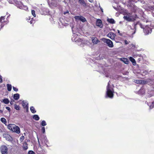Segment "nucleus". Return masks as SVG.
<instances>
[{
    "label": "nucleus",
    "mask_w": 154,
    "mask_h": 154,
    "mask_svg": "<svg viewBox=\"0 0 154 154\" xmlns=\"http://www.w3.org/2000/svg\"><path fill=\"white\" fill-rule=\"evenodd\" d=\"M150 108L151 109H152L153 107H152V106H150Z\"/></svg>",
    "instance_id": "obj_52"
},
{
    "label": "nucleus",
    "mask_w": 154,
    "mask_h": 154,
    "mask_svg": "<svg viewBox=\"0 0 154 154\" xmlns=\"http://www.w3.org/2000/svg\"><path fill=\"white\" fill-rule=\"evenodd\" d=\"M25 8H26L25 9V10H27L28 9V8L27 7H26Z\"/></svg>",
    "instance_id": "obj_47"
},
{
    "label": "nucleus",
    "mask_w": 154,
    "mask_h": 154,
    "mask_svg": "<svg viewBox=\"0 0 154 154\" xmlns=\"http://www.w3.org/2000/svg\"><path fill=\"white\" fill-rule=\"evenodd\" d=\"M27 20L28 21V20L29 21V20H30V18L29 17L27 19Z\"/></svg>",
    "instance_id": "obj_46"
},
{
    "label": "nucleus",
    "mask_w": 154,
    "mask_h": 154,
    "mask_svg": "<svg viewBox=\"0 0 154 154\" xmlns=\"http://www.w3.org/2000/svg\"><path fill=\"white\" fill-rule=\"evenodd\" d=\"M121 60L126 64H128L129 62L128 59L125 58H121Z\"/></svg>",
    "instance_id": "obj_16"
},
{
    "label": "nucleus",
    "mask_w": 154,
    "mask_h": 154,
    "mask_svg": "<svg viewBox=\"0 0 154 154\" xmlns=\"http://www.w3.org/2000/svg\"><path fill=\"white\" fill-rule=\"evenodd\" d=\"M22 106L25 109H26L27 110H28V103L26 101H23L22 102Z\"/></svg>",
    "instance_id": "obj_14"
},
{
    "label": "nucleus",
    "mask_w": 154,
    "mask_h": 154,
    "mask_svg": "<svg viewBox=\"0 0 154 154\" xmlns=\"http://www.w3.org/2000/svg\"><path fill=\"white\" fill-rule=\"evenodd\" d=\"M96 24L97 26L102 28L103 27V25L102 24V22L101 20L97 19L96 21Z\"/></svg>",
    "instance_id": "obj_11"
},
{
    "label": "nucleus",
    "mask_w": 154,
    "mask_h": 154,
    "mask_svg": "<svg viewBox=\"0 0 154 154\" xmlns=\"http://www.w3.org/2000/svg\"><path fill=\"white\" fill-rule=\"evenodd\" d=\"M143 31L145 34L147 35L151 33L152 32V29L149 27L146 26L144 29Z\"/></svg>",
    "instance_id": "obj_9"
},
{
    "label": "nucleus",
    "mask_w": 154,
    "mask_h": 154,
    "mask_svg": "<svg viewBox=\"0 0 154 154\" xmlns=\"http://www.w3.org/2000/svg\"><path fill=\"white\" fill-rule=\"evenodd\" d=\"M88 0L91 2H93V0Z\"/></svg>",
    "instance_id": "obj_45"
},
{
    "label": "nucleus",
    "mask_w": 154,
    "mask_h": 154,
    "mask_svg": "<svg viewBox=\"0 0 154 154\" xmlns=\"http://www.w3.org/2000/svg\"><path fill=\"white\" fill-rule=\"evenodd\" d=\"M19 97L20 95L19 94H14V98L15 100H17L19 99Z\"/></svg>",
    "instance_id": "obj_19"
},
{
    "label": "nucleus",
    "mask_w": 154,
    "mask_h": 154,
    "mask_svg": "<svg viewBox=\"0 0 154 154\" xmlns=\"http://www.w3.org/2000/svg\"><path fill=\"white\" fill-rule=\"evenodd\" d=\"M43 133H44L45 132V127H43L41 129Z\"/></svg>",
    "instance_id": "obj_34"
},
{
    "label": "nucleus",
    "mask_w": 154,
    "mask_h": 154,
    "mask_svg": "<svg viewBox=\"0 0 154 154\" xmlns=\"http://www.w3.org/2000/svg\"><path fill=\"white\" fill-rule=\"evenodd\" d=\"M140 27L142 28H143V26L142 24L141 23H140Z\"/></svg>",
    "instance_id": "obj_40"
},
{
    "label": "nucleus",
    "mask_w": 154,
    "mask_h": 154,
    "mask_svg": "<svg viewBox=\"0 0 154 154\" xmlns=\"http://www.w3.org/2000/svg\"><path fill=\"white\" fill-rule=\"evenodd\" d=\"M150 108L151 109H152L153 107H152V106H150Z\"/></svg>",
    "instance_id": "obj_51"
},
{
    "label": "nucleus",
    "mask_w": 154,
    "mask_h": 154,
    "mask_svg": "<svg viewBox=\"0 0 154 154\" xmlns=\"http://www.w3.org/2000/svg\"><path fill=\"white\" fill-rule=\"evenodd\" d=\"M33 118L36 121H38L39 119V117L37 115H34L33 117Z\"/></svg>",
    "instance_id": "obj_22"
},
{
    "label": "nucleus",
    "mask_w": 154,
    "mask_h": 154,
    "mask_svg": "<svg viewBox=\"0 0 154 154\" xmlns=\"http://www.w3.org/2000/svg\"><path fill=\"white\" fill-rule=\"evenodd\" d=\"M124 42H125V45H127L129 43L128 41H127L126 40H125Z\"/></svg>",
    "instance_id": "obj_39"
},
{
    "label": "nucleus",
    "mask_w": 154,
    "mask_h": 154,
    "mask_svg": "<svg viewBox=\"0 0 154 154\" xmlns=\"http://www.w3.org/2000/svg\"><path fill=\"white\" fill-rule=\"evenodd\" d=\"M135 33V32H134L133 33V34H134Z\"/></svg>",
    "instance_id": "obj_54"
},
{
    "label": "nucleus",
    "mask_w": 154,
    "mask_h": 154,
    "mask_svg": "<svg viewBox=\"0 0 154 154\" xmlns=\"http://www.w3.org/2000/svg\"><path fill=\"white\" fill-rule=\"evenodd\" d=\"M78 3L84 7L86 6V3L84 0H79Z\"/></svg>",
    "instance_id": "obj_15"
},
{
    "label": "nucleus",
    "mask_w": 154,
    "mask_h": 154,
    "mask_svg": "<svg viewBox=\"0 0 154 154\" xmlns=\"http://www.w3.org/2000/svg\"><path fill=\"white\" fill-rule=\"evenodd\" d=\"M135 83L137 84H142L144 83L143 81H142L141 80H136L135 81Z\"/></svg>",
    "instance_id": "obj_27"
},
{
    "label": "nucleus",
    "mask_w": 154,
    "mask_h": 154,
    "mask_svg": "<svg viewBox=\"0 0 154 154\" xmlns=\"http://www.w3.org/2000/svg\"><path fill=\"white\" fill-rule=\"evenodd\" d=\"M3 102L7 104L9 103V101L8 99L6 98L3 100Z\"/></svg>",
    "instance_id": "obj_25"
},
{
    "label": "nucleus",
    "mask_w": 154,
    "mask_h": 154,
    "mask_svg": "<svg viewBox=\"0 0 154 154\" xmlns=\"http://www.w3.org/2000/svg\"><path fill=\"white\" fill-rule=\"evenodd\" d=\"M69 12L68 11H66V12H64L63 13V14H66V13H68Z\"/></svg>",
    "instance_id": "obj_44"
},
{
    "label": "nucleus",
    "mask_w": 154,
    "mask_h": 154,
    "mask_svg": "<svg viewBox=\"0 0 154 154\" xmlns=\"http://www.w3.org/2000/svg\"><path fill=\"white\" fill-rule=\"evenodd\" d=\"M30 109L32 112L33 113H34L36 112V111L35 110L33 106H31L30 108Z\"/></svg>",
    "instance_id": "obj_24"
},
{
    "label": "nucleus",
    "mask_w": 154,
    "mask_h": 154,
    "mask_svg": "<svg viewBox=\"0 0 154 154\" xmlns=\"http://www.w3.org/2000/svg\"><path fill=\"white\" fill-rule=\"evenodd\" d=\"M5 19V16H2L0 18V22H2V21L3 20H4Z\"/></svg>",
    "instance_id": "obj_32"
},
{
    "label": "nucleus",
    "mask_w": 154,
    "mask_h": 154,
    "mask_svg": "<svg viewBox=\"0 0 154 154\" xmlns=\"http://www.w3.org/2000/svg\"><path fill=\"white\" fill-rule=\"evenodd\" d=\"M109 82H108L106 87L107 91L106 97V98L108 97L110 98H112L113 97V92L114 91L113 89L110 86Z\"/></svg>",
    "instance_id": "obj_1"
},
{
    "label": "nucleus",
    "mask_w": 154,
    "mask_h": 154,
    "mask_svg": "<svg viewBox=\"0 0 154 154\" xmlns=\"http://www.w3.org/2000/svg\"><path fill=\"white\" fill-rule=\"evenodd\" d=\"M7 90L8 91H10L11 90L12 86L11 85L9 84H7Z\"/></svg>",
    "instance_id": "obj_21"
},
{
    "label": "nucleus",
    "mask_w": 154,
    "mask_h": 154,
    "mask_svg": "<svg viewBox=\"0 0 154 154\" xmlns=\"http://www.w3.org/2000/svg\"><path fill=\"white\" fill-rule=\"evenodd\" d=\"M101 40L104 43L106 44V45L109 48H112L114 46L113 42L110 39L105 38H102Z\"/></svg>",
    "instance_id": "obj_4"
},
{
    "label": "nucleus",
    "mask_w": 154,
    "mask_h": 154,
    "mask_svg": "<svg viewBox=\"0 0 154 154\" xmlns=\"http://www.w3.org/2000/svg\"><path fill=\"white\" fill-rule=\"evenodd\" d=\"M14 108L17 110H19L20 109V107L19 106L17 105V104H15L14 105Z\"/></svg>",
    "instance_id": "obj_28"
},
{
    "label": "nucleus",
    "mask_w": 154,
    "mask_h": 154,
    "mask_svg": "<svg viewBox=\"0 0 154 154\" xmlns=\"http://www.w3.org/2000/svg\"><path fill=\"white\" fill-rule=\"evenodd\" d=\"M23 148L24 150H26L28 149L27 144L26 142H24L23 144Z\"/></svg>",
    "instance_id": "obj_20"
},
{
    "label": "nucleus",
    "mask_w": 154,
    "mask_h": 154,
    "mask_svg": "<svg viewBox=\"0 0 154 154\" xmlns=\"http://www.w3.org/2000/svg\"><path fill=\"white\" fill-rule=\"evenodd\" d=\"M1 152L2 154H8V148L5 146L3 145L0 147Z\"/></svg>",
    "instance_id": "obj_6"
},
{
    "label": "nucleus",
    "mask_w": 154,
    "mask_h": 154,
    "mask_svg": "<svg viewBox=\"0 0 154 154\" xmlns=\"http://www.w3.org/2000/svg\"><path fill=\"white\" fill-rule=\"evenodd\" d=\"M107 36L112 40H115L116 35L112 32H109L107 35Z\"/></svg>",
    "instance_id": "obj_10"
},
{
    "label": "nucleus",
    "mask_w": 154,
    "mask_h": 154,
    "mask_svg": "<svg viewBox=\"0 0 154 154\" xmlns=\"http://www.w3.org/2000/svg\"><path fill=\"white\" fill-rule=\"evenodd\" d=\"M46 122L44 120H43L41 123V125L42 126H45L46 125Z\"/></svg>",
    "instance_id": "obj_30"
},
{
    "label": "nucleus",
    "mask_w": 154,
    "mask_h": 154,
    "mask_svg": "<svg viewBox=\"0 0 154 154\" xmlns=\"http://www.w3.org/2000/svg\"><path fill=\"white\" fill-rule=\"evenodd\" d=\"M91 39L92 43L94 45L97 44L98 43L100 42L96 37H92L91 38Z\"/></svg>",
    "instance_id": "obj_12"
},
{
    "label": "nucleus",
    "mask_w": 154,
    "mask_h": 154,
    "mask_svg": "<svg viewBox=\"0 0 154 154\" xmlns=\"http://www.w3.org/2000/svg\"><path fill=\"white\" fill-rule=\"evenodd\" d=\"M3 111L2 110H0V113H2Z\"/></svg>",
    "instance_id": "obj_49"
},
{
    "label": "nucleus",
    "mask_w": 154,
    "mask_h": 154,
    "mask_svg": "<svg viewBox=\"0 0 154 154\" xmlns=\"http://www.w3.org/2000/svg\"><path fill=\"white\" fill-rule=\"evenodd\" d=\"M14 101V100H13L12 101H11L10 102V103L11 105H13V102Z\"/></svg>",
    "instance_id": "obj_42"
},
{
    "label": "nucleus",
    "mask_w": 154,
    "mask_h": 154,
    "mask_svg": "<svg viewBox=\"0 0 154 154\" xmlns=\"http://www.w3.org/2000/svg\"><path fill=\"white\" fill-rule=\"evenodd\" d=\"M13 89L14 91H17L18 90V89L17 88L13 86Z\"/></svg>",
    "instance_id": "obj_35"
},
{
    "label": "nucleus",
    "mask_w": 154,
    "mask_h": 154,
    "mask_svg": "<svg viewBox=\"0 0 154 154\" xmlns=\"http://www.w3.org/2000/svg\"><path fill=\"white\" fill-rule=\"evenodd\" d=\"M8 128L10 130L17 134H19L20 133L19 127L14 124H9L8 125Z\"/></svg>",
    "instance_id": "obj_2"
},
{
    "label": "nucleus",
    "mask_w": 154,
    "mask_h": 154,
    "mask_svg": "<svg viewBox=\"0 0 154 154\" xmlns=\"http://www.w3.org/2000/svg\"><path fill=\"white\" fill-rule=\"evenodd\" d=\"M6 108L7 109L9 112H10L11 111V109L9 107H6Z\"/></svg>",
    "instance_id": "obj_37"
},
{
    "label": "nucleus",
    "mask_w": 154,
    "mask_h": 154,
    "mask_svg": "<svg viewBox=\"0 0 154 154\" xmlns=\"http://www.w3.org/2000/svg\"><path fill=\"white\" fill-rule=\"evenodd\" d=\"M117 31H118V33L119 34V35H122V34H121V33H120V31L119 30H118Z\"/></svg>",
    "instance_id": "obj_43"
},
{
    "label": "nucleus",
    "mask_w": 154,
    "mask_h": 154,
    "mask_svg": "<svg viewBox=\"0 0 154 154\" xmlns=\"http://www.w3.org/2000/svg\"><path fill=\"white\" fill-rule=\"evenodd\" d=\"M28 22H29L31 24H33L35 23V21L33 20L32 18L31 19V20L29 21H28Z\"/></svg>",
    "instance_id": "obj_29"
},
{
    "label": "nucleus",
    "mask_w": 154,
    "mask_h": 154,
    "mask_svg": "<svg viewBox=\"0 0 154 154\" xmlns=\"http://www.w3.org/2000/svg\"><path fill=\"white\" fill-rule=\"evenodd\" d=\"M51 4L54 6H56L57 5V2L56 0H52L51 2Z\"/></svg>",
    "instance_id": "obj_23"
},
{
    "label": "nucleus",
    "mask_w": 154,
    "mask_h": 154,
    "mask_svg": "<svg viewBox=\"0 0 154 154\" xmlns=\"http://www.w3.org/2000/svg\"><path fill=\"white\" fill-rule=\"evenodd\" d=\"M24 139V137L23 136H22L20 138V140H23Z\"/></svg>",
    "instance_id": "obj_36"
},
{
    "label": "nucleus",
    "mask_w": 154,
    "mask_h": 154,
    "mask_svg": "<svg viewBox=\"0 0 154 154\" xmlns=\"http://www.w3.org/2000/svg\"><path fill=\"white\" fill-rule=\"evenodd\" d=\"M1 121L4 124H5L7 123V121L6 119L4 118H1Z\"/></svg>",
    "instance_id": "obj_26"
},
{
    "label": "nucleus",
    "mask_w": 154,
    "mask_h": 154,
    "mask_svg": "<svg viewBox=\"0 0 154 154\" xmlns=\"http://www.w3.org/2000/svg\"><path fill=\"white\" fill-rule=\"evenodd\" d=\"M48 141L47 137L46 136H44L43 138L42 139V142L44 146L46 145L48 146L47 143L48 142Z\"/></svg>",
    "instance_id": "obj_13"
},
{
    "label": "nucleus",
    "mask_w": 154,
    "mask_h": 154,
    "mask_svg": "<svg viewBox=\"0 0 154 154\" xmlns=\"http://www.w3.org/2000/svg\"><path fill=\"white\" fill-rule=\"evenodd\" d=\"M74 18L76 21L81 20L83 22H84L86 21V19L83 17L82 16H75Z\"/></svg>",
    "instance_id": "obj_8"
},
{
    "label": "nucleus",
    "mask_w": 154,
    "mask_h": 154,
    "mask_svg": "<svg viewBox=\"0 0 154 154\" xmlns=\"http://www.w3.org/2000/svg\"><path fill=\"white\" fill-rule=\"evenodd\" d=\"M137 18V15L135 14L134 15H132L130 13H128L125 15L123 18L125 20L128 21H134Z\"/></svg>",
    "instance_id": "obj_3"
},
{
    "label": "nucleus",
    "mask_w": 154,
    "mask_h": 154,
    "mask_svg": "<svg viewBox=\"0 0 154 154\" xmlns=\"http://www.w3.org/2000/svg\"><path fill=\"white\" fill-rule=\"evenodd\" d=\"M75 42H76L81 43V44L78 43V45H80L81 47L84 46V45L86 44L87 42L86 40H83L80 38H78L76 39H75Z\"/></svg>",
    "instance_id": "obj_5"
},
{
    "label": "nucleus",
    "mask_w": 154,
    "mask_h": 154,
    "mask_svg": "<svg viewBox=\"0 0 154 154\" xmlns=\"http://www.w3.org/2000/svg\"><path fill=\"white\" fill-rule=\"evenodd\" d=\"M38 142L39 144H40V142L38 139Z\"/></svg>",
    "instance_id": "obj_50"
},
{
    "label": "nucleus",
    "mask_w": 154,
    "mask_h": 154,
    "mask_svg": "<svg viewBox=\"0 0 154 154\" xmlns=\"http://www.w3.org/2000/svg\"><path fill=\"white\" fill-rule=\"evenodd\" d=\"M2 76L0 75V83H2Z\"/></svg>",
    "instance_id": "obj_38"
},
{
    "label": "nucleus",
    "mask_w": 154,
    "mask_h": 154,
    "mask_svg": "<svg viewBox=\"0 0 154 154\" xmlns=\"http://www.w3.org/2000/svg\"><path fill=\"white\" fill-rule=\"evenodd\" d=\"M130 60L132 63L134 65H135L136 63L135 59L132 57H130L129 58Z\"/></svg>",
    "instance_id": "obj_17"
},
{
    "label": "nucleus",
    "mask_w": 154,
    "mask_h": 154,
    "mask_svg": "<svg viewBox=\"0 0 154 154\" xmlns=\"http://www.w3.org/2000/svg\"><path fill=\"white\" fill-rule=\"evenodd\" d=\"M107 21L110 23L114 24L115 23V21L112 18H108L107 20Z\"/></svg>",
    "instance_id": "obj_18"
},
{
    "label": "nucleus",
    "mask_w": 154,
    "mask_h": 154,
    "mask_svg": "<svg viewBox=\"0 0 154 154\" xmlns=\"http://www.w3.org/2000/svg\"><path fill=\"white\" fill-rule=\"evenodd\" d=\"M1 25V28L3 27V26H2V25Z\"/></svg>",
    "instance_id": "obj_53"
},
{
    "label": "nucleus",
    "mask_w": 154,
    "mask_h": 154,
    "mask_svg": "<svg viewBox=\"0 0 154 154\" xmlns=\"http://www.w3.org/2000/svg\"><path fill=\"white\" fill-rule=\"evenodd\" d=\"M28 154H35V152L32 151H29L28 152Z\"/></svg>",
    "instance_id": "obj_33"
},
{
    "label": "nucleus",
    "mask_w": 154,
    "mask_h": 154,
    "mask_svg": "<svg viewBox=\"0 0 154 154\" xmlns=\"http://www.w3.org/2000/svg\"><path fill=\"white\" fill-rule=\"evenodd\" d=\"M3 137L8 141L11 142L13 140L12 137L8 134H4L3 135Z\"/></svg>",
    "instance_id": "obj_7"
},
{
    "label": "nucleus",
    "mask_w": 154,
    "mask_h": 154,
    "mask_svg": "<svg viewBox=\"0 0 154 154\" xmlns=\"http://www.w3.org/2000/svg\"><path fill=\"white\" fill-rule=\"evenodd\" d=\"M100 8V9H101V10L102 12H103V9L102 8Z\"/></svg>",
    "instance_id": "obj_48"
},
{
    "label": "nucleus",
    "mask_w": 154,
    "mask_h": 154,
    "mask_svg": "<svg viewBox=\"0 0 154 154\" xmlns=\"http://www.w3.org/2000/svg\"><path fill=\"white\" fill-rule=\"evenodd\" d=\"M32 14V15L34 17H35V11L34 10H32L31 11Z\"/></svg>",
    "instance_id": "obj_31"
},
{
    "label": "nucleus",
    "mask_w": 154,
    "mask_h": 154,
    "mask_svg": "<svg viewBox=\"0 0 154 154\" xmlns=\"http://www.w3.org/2000/svg\"><path fill=\"white\" fill-rule=\"evenodd\" d=\"M131 45L132 46V48H134L135 47V45L133 44H132Z\"/></svg>",
    "instance_id": "obj_41"
}]
</instances>
